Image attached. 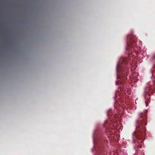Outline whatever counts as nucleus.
Masks as SVG:
<instances>
[{
  "label": "nucleus",
  "mask_w": 155,
  "mask_h": 155,
  "mask_svg": "<svg viewBox=\"0 0 155 155\" xmlns=\"http://www.w3.org/2000/svg\"><path fill=\"white\" fill-rule=\"evenodd\" d=\"M146 111L144 113H141L139 114V119L137 121L136 128L135 131L133 133L134 136L136 138L135 142H137L139 144L135 146V150L141 148V144L140 143L143 142L144 140V136L146 135L145 132L146 129L144 126L147 124L146 113Z\"/></svg>",
  "instance_id": "nucleus-1"
},
{
  "label": "nucleus",
  "mask_w": 155,
  "mask_h": 155,
  "mask_svg": "<svg viewBox=\"0 0 155 155\" xmlns=\"http://www.w3.org/2000/svg\"><path fill=\"white\" fill-rule=\"evenodd\" d=\"M128 59L125 58H121L119 60V62L117 63V78L120 79L119 82L117 81L116 84L118 85L120 84V87L121 86H124L123 85L124 83H125L126 79L127 77L125 75H127L128 74V69L126 67V68H124V66H127L128 64Z\"/></svg>",
  "instance_id": "nucleus-2"
},
{
  "label": "nucleus",
  "mask_w": 155,
  "mask_h": 155,
  "mask_svg": "<svg viewBox=\"0 0 155 155\" xmlns=\"http://www.w3.org/2000/svg\"><path fill=\"white\" fill-rule=\"evenodd\" d=\"M153 87L150 86L149 84L147 85L145 88L144 96L145 100V103L146 107L148 105V102H150V96L153 94L154 92V91L153 89Z\"/></svg>",
  "instance_id": "nucleus-3"
},
{
  "label": "nucleus",
  "mask_w": 155,
  "mask_h": 155,
  "mask_svg": "<svg viewBox=\"0 0 155 155\" xmlns=\"http://www.w3.org/2000/svg\"><path fill=\"white\" fill-rule=\"evenodd\" d=\"M136 38L135 36L133 35H128L126 49L130 51H132V49L131 48H133L136 45Z\"/></svg>",
  "instance_id": "nucleus-4"
},
{
  "label": "nucleus",
  "mask_w": 155,
  "mask_h": 155,
  "mask_svg": "<svg viewBox=\"0 0 155 155\" xmlns=\"http://www.w3.org/2000/svg\"><path fill=\"white\" fill-rule=\"evenodd\" d=\"M153 58L154 59H155V54L153 57ZM154 68H155V65L154 67ZM152 76H153V77H155V70H152Z\"/></svg>",
  "instance_id": "nucleus-5"
},
{
  "label": "nucleus",
  "mask_w": 155,
  "mask_h": 155,
  "mask_svg": "<svg viewBox=\"0 0 155 155\" xmlns=\"http://www.w3.org/2000/svg\"><path fill=\"white\" fill-rule=\"evenodd\" d=\"M106 129H107V131H108L109 132H110L111 131V130H112V129L111 128H110V130L108 127H106Z\"/></svg>",
  "instance_id": "nucleus-6"
},
{
  "label": "nucleus",
  "mask_w": 155,
  "mask_h": 155,
  "mask_svg": "<svg viewBox=\"0 0 155 155\" xmlns=\"http://www.w3.org/2000/svg\"><path fill=\"white\" fill-rule=\"evenodd\" d=\"M107 121H105V125H104V126L105 127H106L107 126L106 125V124H107Z\"/></svg>",
  "instance_id": "nucleus-7"
}]
</instances>
